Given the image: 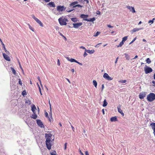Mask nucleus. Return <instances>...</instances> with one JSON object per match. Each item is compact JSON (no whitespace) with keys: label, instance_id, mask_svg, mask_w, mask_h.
Segmentation results:
<instances>
[{"label":"nucleus","instance_id":"f257e3e1","mask_svg":"<svg viewBox=\"0 0 155 155\" xmlns=\"http://www.w3.org/2000/svg\"><path fill=\"white\" fill-rule=\"evenodd\" d=\"M147 99L148 101L151 102L155 100V94L150 93L147 95Z\"/></svg>","mask_w":155,"mask_h":155},{"label":"nucleus","instance_id":"f03ea898","mask_svg":"<svg viewBox=\"0 0 155 155\" xmlns=\"http://www.w3.org/2000/svg\"><path fill=\"white\" fill-rule=\"evenodd\" d=\"M60 24L61 25H67L66 21H68L67 19L61 17L58 19Z\"/></svg>","mask_w":155,"mask_h":155},{"label":"nucleus","instance_id":"7ed1b4c3","mask_svg":"<svg viewBox=\"0 0 155 155\" xmlns=\"http://www.w3.org/2000/svg\"><path fill=\"white\" fill-rule=\"evenodd\" d=\"M144 70L145 73L146 74L150 73L153 71L152 69L150 67H148L147 66L145 65L144 68Z\"/></svg>","mask_w":155,"mask_h":155},{"label":"nucleus","instance_id":"20e7f679","mask_svg":"<svg viewBox=\"0 0 155 155\" xmlns=\"http://www.w3.org/2000/svg\"><path fill=\"white\" fill-rule=\"evenodd\" d=\"M52 134H45V138H46V141H51V140Z\"/></svg>","mask_w":155,"mask_h":155},{"label":"nucleus","instance_id":"39448f33","mask_svg":"<svg viewBox=\"0 0 155 155\" xmlns=\"http://www.w3.org/2000/svg\"><path fill=\"white\" fill-rule=\"evenodd\" d=\"M36 122L38 125L41 128H44V125L41 120L37 119L36 120Z\"/></svg>","mask_w":155,"mask_h":155},{"label":"nucleus","instance_id":"423d86ee","mask_svg":"<svg viewBox=\"0 0 155 155\" xmlns=\"http://www.w3.org/2000/svg\"><path fill=\"white\" fill-rule=\"evenodd\" d=\"M103 77L106 80L108 81H110L113 79V78L110 77L108 74L106 73H104Z\"/></svg>","mask_w":155,"mask_h":155},{"label":"nucleus","instance_id":"0eeeda50","mask_svg":"<svg viewBox=\"0 0 155 155\" xmlns=\"http://www.w3.org/2000/svg\"><path fill=\"white\" fill-rule=\"evenodd\" d=\"M46 145L47 149L50 150L51 149V141H46Z\"/></svg>","mask_w":155,"mask_h":155},{"label":"nucleus","instance_id":"6e6552de","mask_svg":"<svg viewBox=\"0 0 155 155\" xmlns=\"http://www.w3.org/2000/svg\"><path fill=\"white\" fill-rule=\"evenodd\" d=\"M73 25L74 28H77L81 26L82 25V23L81 22H80L77 23H73Z\"/></svg>","mask_w":155,"mask_h":155},{"label":"nucleus","instance_id":"1a4fd4ad","mask_svg":"<svg viewBox=\"0 0 155 155\" xmlns=\"http://www.w3.org/2000/svg\"><path fill=\"white\" fill-rule=\"evenodd\" d=\"M126 8L129 9L130 11L132 13H135V12L134 8V7L130 6L129 5H126Z\"/></svg>","mask_w":155,"mask_h":155},{"label":"nucleus","instance_id":"9d476101","mask_svg":"<svg viewBox=\"0 0 155 155\" xmlns=\"http://www.w3.org/2000/svg\"><path fill=\"white\" fill-rule=\"evenodd\" d=\"M64 6H58L57 7V10L59 12H62L65 9V8L64 9Z\"/></svg>","mask_w":155,"mask_h":155},{"label":"nucleus","instance_id":"9b49d317","mask_svg":"<svg viewBox=\"0 0 155 155\" xmlns=\"http://www.w3.org/2000/svg\"><path fill=\"white\" fill-rule=\"evenodd\" d=\"M4 58L7 61H10V58L9 56L7 55L6 54L3 53L2 54Z\"/></svg>","mask_w":155,"mask_h":155},{"label":"nucleus","instance_id":"f8f14e48","mask_svg":"<svg viewBox=\"0 0 155 155\" xmlns=\"http://www.w3.org/2000/svg\"><path fill=\"white\" fill-rule=\"evenodd\" d=\"M146 95V93L145 92L141 93L139 95V98L140 99H143L145 97Z\"/></svg>","mask_w":155,"mask_h":155},{"label":"nucleus","instance_id":"ddd939ff","mask_svg":"<svg viewBox=\"0 0 155 155\" xmlns=\"http://www.w3.org/2000/svg\"><path fill=\"white\" fill-rule=\"evenodd\" d=\"M142 29V28H135L130 31L131 34H133L134 32L138 31Z\"/></svg>","mask_w":155,"mask_h":155},{"label":"nucleus","instance_id":"4468645a","mask_svg":"<svg viewBox=\"0 0 155 155\" xmlns=\"http://www.w3.org/2000/svg\"><path fill=\"white\" fill-rule=\"evenodd\" d=\"M78 3V2L77 1L74 2L70 4V7H72L73 8H74L76 7V6H75Z\"/></svg>","mask_w":155,"mask_h":155},{"label":"nucleus","instance_id":"2eb2a0df","mask_svg":"<svg viewBox=\"0 0 155 155\" xmlns=\"http://www.w3.org/2000/svg\"><path fill=\"white\" fill-rule=\"evenodd\" d=\"M47 5H49L50 7L54 8L55 7V5L53 2H50L48 3L47 4Z\"/></svg>","mask_w":155,"mask_h":155},{"label":"nucleus","instance_id":"dca6fc26","mask_svg":"<svg viewBox=\"0 0 155 155\" xmlns=\"http://www.w3.org/2000/svg\"><path fill=\"white\" fill-rule=\"evenodd\" d=\"M88 17V15H84V14H81L80 15V17L81 18H83L84 20V19H87V18Z\"/></svg>","mask_w":155,"mask_h":155},{"label":"nucleus","instance_id":"f3484780","mask_svg":"<svg viewBox=\"0 0 155 155\" xmlns=\"http://www.w3.org/2000/svg\"><path fill=\"white\" fill-rule=\"evenodd\" d=\"M150 126L151 127L152 129L153 130V133H155V123H152L150 124Z\"/></svg>","mask_w":155,"mask_h":155},{"label":"nucleus","instance_id":"a211bd4d","mask_svg":"<svg viewBox=\"0 0 155 155\" xmlns=\"http://www.w3.org/2000/svg\"><path fill=\"white\" fill-rule=\"evenodd\" d=\"M110 120L111 122H115L117 120V117L116 116L111 117Z\"/></svg>","mask_w":155,"mask_h":155},{"label":"nucleus","instance_id":"6ab92c4d","mask_svg":"<svg viewBox=\"0 0 155 155\" xmlns=\"http://www.w3.org/2000/svg\"><path fill=\"white\" fill-rule=\"evenodd\" d=\"M95 20V18L94 17H93L92 18H90L89 19H84L85 21H91L93 22Z\"/></svg>","mask_w":155,"mask_h":155},{"label":"nucleus","instance_id":"aec40b11","mask_svg":"<svg viewBox=\"0 0 155 155\" xmlns=\"http://www.w3.org/2000/svg\"><path fill=\"white\" fill-rule=\"evenodd\" d=\"M85 51L90 54H92L94 53L95 51L94 50H90L85 49Z\"/></svg>","mask_w":155,"mask_h":155},{"label":"nucleus","instance_id":"412c9836","mask_svg":"<svg viewBox=\"0 0 155 155\" xmlns=\"http://www.w3.org/2000/svg\"><path fill=\"white\" fill-rule=\"evenodd\" d=\"M117 109L118 112L120 113L123 116H124V114L122 110L120 109V107H117Z\"/></svg>","mask_w":155,"mask_h":155},{"label":"nucleus","instance_id":"4be33fe9","mask_svg":"<svg viewBox=\"0 0 155 155\" xmlns=\"http://www.w3.org/2000/svg\"><path fill=\"white\" fill-rule=\"evenodd\" d=\"M107 102L106 100L105 99L103 101V106L104 107H105L107 106Z\"/></svg>","mask_w":155,"mask_h":155},{"label":"nucleus","instance_id":"5701e85b","mask_svg":"<svg viewBox=\"0 0 155 155\" xmlns=\"http://www.w3.org/2000/svg\"><path fill=\"white\" fill-rule=\"evenodd\" d=\"M125 57L126 59L128 60H129L130 59V56L127 54H124Z\"/></svg>","mask_w":155,"mask_h":155},{"label":"nucleus","instance_id":"b1692460","mask_svg":"<svg viewBox=\"0 0 155 155\" xmlns=\"http://www.w3.org/2000/svg\"><path fill=\"white\" fill-rule=\"evenodd\" d=\"M93 83L94 87H97V81L95 80H94L93 81Z\"/></svg>","mask_w":155,"mask_h":155},{"label":"nucleus","instance_id":"393cba45","mask_svg":"<svg viewBox=\"0 0 155 155\" xmlns=\"http://www.w3.org/2000/svg\"><path fill=\"white\" fill-rule=\"evenodd\" d=\"M31 118H33L34 119H35L37 117V116L36 115V114H35V113H34V114H32L31 116Z\"/></svg>","mask_w":155,"mask_h":155},{"label":"nucleus","instance_id":"a878e982","mask_svg":"<svg viewBox=\"0 0 155 155\" xmlns=\"http://www.w3.org/2000/svg\"><path fill=\"white\" fill-rule=\"evenodd\" d=\"M36 107L35 105H34L31 108V110L33 111L34 113H35L34 111L36 109Z\"/></svg>","mask_w":155,"mask_h":155},{"label":"nucleus","instance_id":"bb28decb","mask_svg":"<svg viewBox=\"0 0 155 155\" xmlns=\"http://www.w3.org/2000/svg\"><path fill=\"white\" fill-rule=\"evenodd\" d=\"M11 70H12V72H13V74L14 75H15L16 74V71H15V69L13 68H12V67H11Z\"/></svg>","mask_w":155,"mask_h":155},{"label":"nucleus","instance_id":"cd10ccee","mask_svg":"<svg viewBox=\"0 0 155 155\" xmlns=\"http://www.w3.org/2000/svg\"><path fill=\"white\" fill-rule=\"evenodd\" d=\"M146 61L147 62V63H148V64H150L151 62V60H150V59L148 58H147L146 60Z\"/></svg>","mask_w":155,"mask_h":155},{"label":"nucleus","instance_id":"c85d7f7f","mask_svg":"<svg viewBox=\"0 0 155 155\" xmlns=\"http://www.w3.org/2000/svg\"><path fill=\"white\" fill-rule=\"evenodd\" d=\"M22 94L23 96L26 95L27 93L26 91L25 90L23 91L22 92Z\"/></svg>","mask_w":155,"mask_h":155},{"label":"nucleus","instance_id":"c756f323","mask_svg":"<svg viewBox=\"0 0 155 155\" xmlns=\"http://www.w3.org/2000/svg\"><path fill=\"white\" fill-rule=\"evenodd\" d=\"M71 19L74 22H76L78 21L77 19L76 18H71Z\"/></svg>","mask_w":155,"mask_h":155},{"label":"nucleus","instance_id":"7c9ffc66","mask_svg":"<svg viewBox=\"0 0 155 155\" xmlns=\"http://www.w3.org/2000/svg\"><path fill=\"white\" fill-rule=\"evenodd\" d=\"M70 61L71 62H76L77 61V60L74 59V58H70Z\"/></svg>","mask_w":155,"mask_h":155},{"label":"nucleus","instance_id":"2f4dec72","mask_svg":"<svg viewBox=\"0 0 155 155\" xmlns=\"http://www.w3.org/2000/svg\"><path fill=\"white\" fill-rule=\"evenodd\" d=\"M100 32L97 31L96 32V33L94 34V36L95 37L97 36L98 35H99L100 34Z\"/></svg>","mask_w":155,"mask_h":155},{"label":"nucleus","instance_id":"473e14b6","mask_svg":"<svg viewBox=\"0 0 155 155\" xmlns=\"http://www.w3.org/2000/svg\"><path fill=\"white\" fill-rule=\"evenodd\" d=\"M29 28L30 29H31V31H34V29L29 24H28Z\"/></svg>","mask_w":155,"mask_h":155},{"label":"nucleus","instance_id":"72a5a7b5","mask_svg":"<svg viewBox=\"0 0 155 155\" xmlns=\"http://www.w3.org/2000/svg\"><path fill=\"white\" fill-rule=\"evenodd\" d=\"M155 20V18H153L152 19V20H150L148 21V23H153V21Z\"/></svg>","mask_w":155,"mask_h":155},{"label":"nucleus","instance_id":"f704fd0d","mask_svg":"<svg viewBox=\"0 0 155 155\" xmlns=\"http://www.w3.org/2000/svg\"><path fill=\"white\" fill-rule=\"evenodd\" d=\"M74 10V9H70V8H67L66 10L67 12H71Z\"/></svg>","mask_w":155,"mask_h":155},{"label":"nucleus","instance_id":"c9c22d12","mask_svg":"<svg viewBox=\"0 0 155 155\" xmlns=\"http://www.w3.org/2000/svg\"><path fill=\"white\" fill-rule=\"evenodd\" d=\"M37 78L38 79V81H39V82H40V84H41V86L42 87V84H41V80L40 79V77H39V76Z\"/></svg>","mask_w":155,"mask_h":155},{"label":"nucleus","instance_id":"e433bc0d","mask_svg":"<svg viewBox=\"0 0 155 155\" xmlns=\"http://www.w3.org/2000/svg\"><path fill=\"white\" fill-rule=\"evenodd\" d=\"M0 41L1 42L3 48H5V47L4 44L2 42V40L1 39H0Z\"/></svg>","mask_w":155,"mask_h":155},{"label":"nucleus","instance_id":"4c0bfd02","mask_svg":"<svg viewBox=\"0 0 155 155\" xmlns=\"http://www.w3.org/2000/svg\"><path fill=\"white\" fill-rule=\"evenodd\" d=\"M126 80H120L119 82L122 83H125L126 82Z\"/></svg>","mask_w":155,"mask_h":155},{"label":"nucleus","instance_id":"58836bf2","mask_svg":"<svg viewBox=\"0 0 155 155\" xmlns=\"http://www.w3.org/2000/svg\"><path fill=\"white\" fill-rule=\"evenodd\" d=\"M4 50H5V53H6L7 54H10L9 52L5 48H4Z\"/></svg>","mask_w":155,"mask_h":155},{"label":"nucleus","instance_id":"ea45409f","mask_svg":"<svg viewBox=\"0 0 155 155\" xmlns=\"http://www.w3.org/2000/svg\"><path fill=\"white\" fill-rule=\"evenodd\" d=\"M127 36H125L123 38L122 40H123V41H126L127 40Z\"/></svg>","mask_w":155,"mask_h":155},{"label":"nucleus","instance_id":"a19ab883","mask_svg":"<svg viewBox=\"0 0 155 155\" xmlns=\"http://www.w3.org/2000/svg\"><path fill=\"white\" fill-rule=\"evenodd\" d=\"M123 44H124L123 43H122V42H121L119 44L118 46H117V47H121Z\"/></svg>","mask_w":155,"mask_h":155},{"label":"nucleus","instance_id":"79ce46f5","mask_svg":"<svg viewBox=\"0 0 155 155\" xmlns=\"http://www.w3.org/2000/svg\"><path fill=\"white\" fill-rule=\"evenodd\" d=\"M49 106H50V111H51V105L50 103V101L49 100Z\"/></svg>","mask_w":155,"mask_h":155},{"label":"nucleus","instance_id":"37998d69","mask_svg":"<svg viewBox=\"0 0 155 155\" xmlns=\"http://www.w3.org/2000/svg\"><path fill=\"white\" fill-rule=\"evenodd\" d=\"M37 84L38 85V88H39V91L40 92V93L41 94V95H42V93H41V89L40 87L39 86V84H38V83H37Z\"/></svg>","mask_w":155,"mask_h":155},{"label":"nucleus","instance_id":"c03bdc74","mask_svg":"<svg viewBox=\"0 0 155 155\" xmlns=\"http://www.w3.org/2000/svg\"><path fill=\"white\" fill-rule=\"evenodd\" d=\"M25 103L28 104H30L31 103V101L30 100H28L27 101H26L25 102Z\"/></svg>","mask_w":155,"mask_h":155},{"label":"nucleus","instance_id":"a18cd8bd","mask_svg":"<svg viewBox=\"0 0 155 155\" xmlns=\"http://www.w3.org/2000/svg\"><path fill=\"white\" fill-rule=\"evenodd\" d=\"M136 39V38H134L133 40L129 43V44H131Z\"/></svg>","mask_w":155,"mask_h":155},{"label":"nucleus","instance_id":"49530a36","mask_svg":"<svg viewBox=\"0 0 155 155\" xmlns=\"http://www.w3.org/2000/svg\"><path fill=\"white\" fill-rule=\"evenodd\" d=\"M38 23L42 27L43 26V25L41 22L40 21Z\"/></svg>","mask_w":155,"mask_h":155},{"label":"nucleus","instance_id":"de8ad7c7","mask_svg":"<svg viewBox=\"0 0 155 155\" xmlns=\"http://www.w3.org/2000/svg\"><path fill=\"white\" fill-rule=\"evenodd\" d=\"M31 16L32 17V18L34 19L35 20H36V19L37 18H36V17H35V15H31Z\"/></svg>","mask_w":155,"mask_h":155},{"label":"nucleus","instance_id":"09e8293b","mask_svg":"<svg viewBox=\"0 0 155 155\" xmlns=\"http://www.w3.org/2000/svg\"><path fill=\"white\" fill-rule=\"evenodd\" d=\"M75 6H76V7H82V6L81 5L79 4L76 5Z\"/></svg>","mask_w":155,"mask_h":155},{"label":"nucleus","instance_id":"8fccbe9b","mask_svg":"<svg viewBox=\"0 0 155 155\" xmlns=\"http://www.w3.org/2000/svg\"><path fill=\"white\" fill-rule=\"evenodd\" d=\"M59 34H60V35L61 36H62V37H64L66 40V38L63 35V34H61V33H59Z\"/></svg>","mask_w":155,"mask_h":155},{"label":"nucleus","instance_id":"3c124183","mask_svg":"<svg viewBox=\"0 0 155 155\" xmlns=\"http://www.w3.org/2000/svg\"><path fill=\"white\" fill-rule=\"evenodd\" d=\"M86 52H86L85 51L84 53L83 56H84V57H85L87 55V54L86 53Z\"/></svg>","mask_w":155,"mask_h":155},{"label":"nucleus","instance_id":"603ef678","mask_svg":"<svg viewBox=\"0 0 155 155\" xmlns=\"http://www.w3.org/2000/svg\"><path fill=\"white\" fill-rule=\"evenodd\" d=\"M55 153L56 151H54V152H53L52 153H51V155H55Z\"/></svg>","mask_w":155,"mask_h":155},{"label":"nucleus","instance_id":"864d4df0","mask_svg":"<svg viewBox=\"0 0 155 155\" xmlns=\"http://www.w3.org/2000/svg\"><path fill=\"white\" fill-rule=\"evenodd\" d=\"M67 143H65L64 144V150H66L67 148Z\"/></svg>","mask_w":155,"mask_h":155},{"label":"nucleus","instance_id":"5fc2aeb1","mask_svg":"<svg viewBox=\"0 0 155 155\" xmlns=\"http://www.w3.org/2000/svg\"><path fill=\"white\" fill-rule=\"evenodd\" d=\"M107 26L109 27V28H112L113 27V26H111L110 25H107Z\"/></svg>","mask_w":155,"mask_h":155},{"label":"nucleus","instance_id":"6e6d98bb","mask_svg":"<svg viewBox=\"0 0 155 155\" xmlns=\"http://www.w3.org/2000/svg\"><path fill=\"white\" fill-rule=\"evenodd\" d=\"M65 58L67 59L68 61H70V58L68 57H65Z\"/></svg>","mask_w":155,"mask_h":155},{"label":"nucleus","instance_id":"4d7b16f0","mask_svg":"<svg viewBox=\"0 0 155 155\" xmlns=\"http://www.w3.org/2000/svg\"><path fill=\"white\" fill-rule=\"evenodd\" d=\"M18 83H19V84L20 85H22V83L20 79H19V81Z\"/></svg>","mask_w":155,"mask_h":155},{"label":"nucleus","instance_id":"13d9d810","mask_svg":"<svg viewBox=\"0 0 155 155\" xmlns=\"http://www.w3.org/2000/svg\"><path fill=\"white\" fill-rule=\"evenodd\" d=\"M118 57H117L116 58V60H115V64H116L117 63V61H118Z\"/></svg>","mask_w":155,"mask_h":155},{"label":"nucleus","instance_id":"bf43d9fd","mask_svg":"<svg viewBox=\"0 0 155 155\" xmlns=\"http://www.w3.org/2000/svg\"><path fill=\"white\" fill-rule=\"evenodd\" d=\"M76 63H77L78 64H79V65H82V63L78 61H77Z\"/></svg>","mask_w":155,"mask_h":155},{"label":"nucleus","instance_id":"052dcab7","mask_svg":"<svg viewBox=\"0 0 155 155\" xmlns=\"http://www.w3.org/2000/svg\"><path fill=\"white\" fill-rule=\"evenodd\" d=\"M38 23L40 21V20H39L38 18H37L36 20H35Z\"/></svg>","mask_w":155,"mask_h":155},{"label":"nucleus","instance_id":"680f3d73","mask_svg":"<svg viewBox=\"0 0 155 155\" xmlns=\"http://www.w3.org/2000/svg\"><path fill=\"white\" fill-rule=\"evenodd\" d=\"M45 115L46 117H48V114L47 112H46L45 113Z\"/></svg>","mask_w":155,"mask_h":155},{"label":"nucleus","instance_id":"e2e57ef3","mask_svg":"<svg viewBox=\"0 0 155 155\" xmlns=\"http://www.w3.org/2000/svg\"><path fill=\"white\" fill-rule=\"evenodd\" d=\"M80 48H82L83 49H85V50L86 48H85L83 46H81L80 47Z\"/></svg>","mask_w":155,"mask_h":155},{"label":"nucleus","instance_id":"0e129e2a","mask_svg":"<svg viewBox=\"0 0 155 155\" xmlns=\"http://www.w3.org/2000/svg\"><path fill=\"white\" fill-rule=\"evenodd\" d=\"M104 88V85L103 84L102 85V89H101L102 91L103 90Z\"/></svg>","mask_w":155,"mask_h":155},{"label":"nucleus","instance_id":"69168bd1","mask_svg":"<svg viewBox=\"0 0 155 155\" xmlns=\"http://www.w3.org/2000/svg\"><path fill=\"white\" fill-rule=\"evenodd\" d=\"M43 0L44 1H45L46 2H49L51 1V0Z\"/></svg>","mask_w":155,"mask_h":155},{"label":"nucleus","instance_id":"338daca9","mask_svg":"<svg viewBox=\"0 0 155 155\" xmlns=\"http://www.w3.org/2000/svg\"><path fill=\"white\" fill-rule=\"evenodd\" d=\"M102 111L103 113V115H104V109L102 110Z\"/></svg>","mask_w":155,"mask_h":155},{"label":"nucleus","instance_id":"774afa93","mask_svg":"<svg viewBox=\"0 0 155 155\" xmlns=\"http://www.w3.org/2000/svg\"><path fill=\"white\" fill-rule=\"evenodd\" d=\"M85 155H89L88 152L87 151L85 152Z\"/></svg>","mask_w":155,"mask_h":155}]
</instances>
